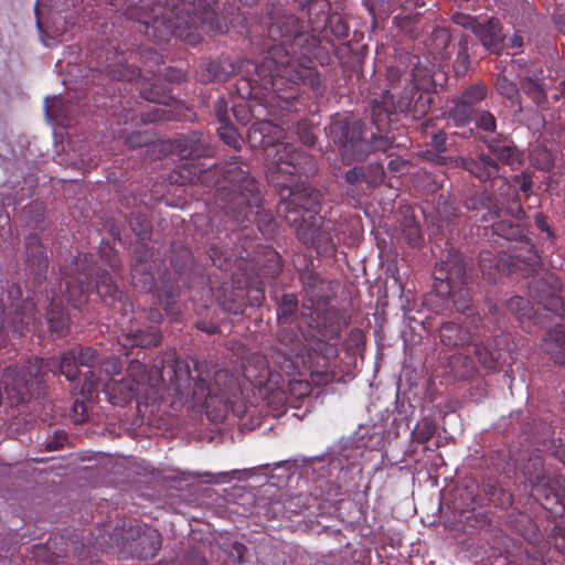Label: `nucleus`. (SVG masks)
I'll use <instances>...</instances> for the list:
<instances>
[{
	"instance_id": "f257e3e1",
	"label": "nucleus",
	"mask_w": 565,
	"mask_h": 565,
	"mask_svg": "<svg viewBox=\"0 0 565 565\" xmlns=\"http://www.w3.org/2000/svg\"><path fill=\"white\" fill-rule=\"evenodd\" d=\"M284 130L270 120H259L253 124L247 134V141L252 148L263 149L265 157L270 161L268 179L277 186L289 189L288 199L280 202L278 213L286 222L298 228L303 220L317 222L321 193L307 184L291 188V183L280 179L285 175L308 173L312 167V159L306 152L298 150L294 145L281 141Z\"/></svg>"
},
{
	"instance_id": "f03ea898",
	"label": "nucleus",
	"mask_w": 565,
	"mask_h": 565,
	"mask_svg": "<svg viewBox=\"0 0 565 565\" xmlns=\"http://www.w3.org/2000/svg\"><path fill=\"white\" fill-rule=\"evenodd\" d=\"M141 7H128L129 20L140 23L147 38L157 43L171 35L195 45L201 41L200 30L224 32L214 6L216 0H141Z\"/></svg>"
},
{
	"instance_id": "7ed1b4c3",
	"label": "nucleus",
	"mask_w": 565,
	"mask_h": 565,
	"mask_svg": "<svg viewBox=\"0 0 565 565\" xmlns=\"http://www.w3.org/2000/svg\"><path fill=\"white\" fill-rule=\"evenodd\" d=\"M198 377L191 393L184 396V390L190 386V367L181 360L173 359L172 364L163 370L170 375V384L180 395V401L189 408L203 407L207 417L215 423L226 418L231 411L236 416L245 414L243 403V385L232 373L225 370L213 371L206 362H195Z\"/></svg>"
},
{
	"instance_id": "20e7f679",
	"label": "nucleus",
	"mask_w": 565,
	"mask_h": 565,
	"mask_svg": "<svg viewBox=\"0 0 565 565\" xmlns=\"http://www.w3.org/2000/svg\"><path fill=\"white\" fill-rule=\"evenodd\" d=\"M120 361L110 356L97 366L99 375L88 377L85 375L81 387L82 396L88 401L97 398L102 390L107 401L116 406H124L136 399L141 403H156L163 397V370L153 366L148 369L141 362L131 361L127 367V375L120 380L115 376L120 374Z\"/></svg>"
},
{
	"instance_id": "39448f33",
	"label": "nucleus",
	"mask_w": 565,
	"mask_h": 565,
	"mask_svg": "<svg viewBox=\"0 0 565 565\" xmlns=\"http://www.w3.org/2000/svg\"><path fill=\"white\" fill-rule=\"evenodd\" d=\"M386 77L390 90L382 94L381 99H374L372 105L373 122L380 134L390 127L391 115L412 110L413 117L419 118L427 114L433 102V81L426 68L416 66L412 74H407L391 66Z\"/></svg>"
},
{
	"instance_id": "423d86ee",
	"label": "nucleus",
	"mask_w": 565,
	"mask_h": 565,
	"mask_svg": "<svg viewBox=\"0 0 565 565\" xmlns=\"http://www.w3.org/2000/svg\"><path fill=\"white\" fill-rule=\"evenodd\" d=\"M97 353L92 348H81L78 352L68 351L63 353L60 360L51 358L45 361L35 358L23 366H9L4 370L2 375L4 392L8 398L19 404L40 385L47 372L61 373L67 381L73 382L77 379L81 365L88 367L84 376L93 379L97 374Z\"/></svg>"
},
{
	"instance_id": "0eeeda50",
	"label": "nucleus",
	"mask_w": 565,
	"mask_h": 565,
	"mask_svg": "<svg viewBox=\"0 0 565 565\" xmlns=\"http://www.w3.org/2000/svg\"><path fill=\"white\" fill-rule=\"evenodd\" d=\"M298 21L295 17H285L273 22L268 28V35L277 44L269 52V56L255 67L259 77L265 78V86L279 90V78L290 83H303L318 92L321 86L320 76L309 57L294 60L289 56L286 46L298 35Z\"/></svg>"
},
{
	"instance_id": "6e6552de",
	"label": "nucleus",
	"mask_w": 565,
	"mask_h": 565,
	"mask_svg": "<svg viewBox=\"0 0 565 565\" xmlns=\"http://www.w3.org/2000/svg\"><path fill=\"white\" fill-rule=\"evenodd\" d=\"M294 349L278 353L274 364L279 372L288 376L287 393L289 398L302 399L311 394V382L316 385L328 384L333 379L330 364L338 355L334 343H318L313 353H308V360L299 353L294 356Z\"/></svg>"
},
{
	"instance_id": "1a4fd4ad",
	"label": "nucleus",
	"mask_w": 565,
	"mask_h": 565,
	"mask_svg": "<svg viewBox=\"0 0 565 565\" xmlns=\"http://www.w3.org/2000/svg\"><path fill=\"white\" fill-rule=\"evenodd\" d=\"M93 255L84 254L73 260L72 273H63L62 281L58 286V294H54L47 311V323L50 330L57 337L66 333L68 329V319L64 313L63 301L72 303L78 308L86 300L90 291L93 278Z\"/></svg>"
},
{
	"instance_id": "9d476101",
	"label": "nucleus",
	"mask_w": 565,
	"mask_h": 565,
	"mask_svg": "<svg viewBox=\"0 0 565 565\" xmlns=\"http://www.w3.org/2000/svg\"><path fill=\"white\" fill-rule=\"evenodd\" d=\"M329 135L340 148L344 162L362 161L373 151H387L392 141L386 135L375 136L364 124L353 119H337L329 126Z\"/></svg>"
},
{
	"instance_id": "9b49d317",
	"label": "nucleus",
	"mask_w": 565,
	"mask_h": 565,
	"mask_svg": "<svg viewBox=\"0 0 565 565\" xmlns=\"http://www.w3.org/2000/svg\"><path fill=\"white\" fill-rule=\"evenodd\" d=\"M434 278L437 296L451 300L462 313L471 310L469 291L463 287L467 280L466 264L457 252H448L446 259L436 265Z\"/></svg>"
},
{
	"instance_id": "f8f14e48",
	"label": "nucleus",
	"mask_w": 565,
	"mask_h": 565,
	"mask_svg": "<svg viewBox=\"0 0 565 565\" xmlns=\"http://www.w3.org/2000/svg\"><path fill=\"white\" fill-rule=\"evenodd\" d=\"M243 376L254 386L266 384L268 391L266 399L274 408L279 409L289 402V396L284 387L271 388L276 383V375L269 370L268 361L264 355L254 353L242 364Z\"/></svg>"
},
{
	"instance_id": "ddd939ff",
	"label": "nucleus",
	"mask_w": 565,
	"mask_h": 565,
	"mask_svg": "<svg viewBox=\"0 0 565 565\" xmlns=\"http://www.w3.org/2000/svg\"><path fill=\"white\" fill-rule=\"evenodd\" d=\"M296 234L299 241L306 245L316 247L318 254L331 256L335 253L337 243H344L345 236L342 224H335L330 220L317 227V222H307L298 225Z\"/></svg>"
},
{
	"instance_id": "4468645a",
	"label": "nucleus",
	"mask_w": 565,
	"mask_h": 565,
	"mask_svg": "<svg viewBox=\"0 0 565 565\" xmlns=\"http://www.w3.org/2000/svg\"><path fill=\"white\" fill-rule=\"evenodd\" d=\"M224 178L232 183L233 191L237 190L239 192L234 199V203L239 205V210L232 209L233 217L237 222L248 220L249 215L253 214V206H258L259 199L256 182L235 163H230L226 167Z\"/></svg>"
},
{
	"instance_id": "2eb2a0df",
	"label": "nucleus",
	"mask_w": 565,
	"mask_h": 565,
	"mask_svg": "<svg viewBox=\"0 0 565 565\" xmlns=\"http://www.w3.org/2000/svg\"><path fill=\"white\" fill-rule=\"evenodd\" d=\"M454 163L456 167L469 171L482 182L491 181L494 195L503 199L516 195L508 179L500 175L498 163L488 156L481 154L477 159L458 157L455 158Z\"/></svg>"
},
{
	"instance_id": "dca6fc26",
	"label": "nucleus",
	"mask_w": 565,
	"mask_h": 565,
	"mask_svg": "<svg viewBox=\"0 0 565 565\" xmlns=\"http://www.w3.org/2000/svg\"><path fill=\"white\" fill-rule=\"evenodd\" d=\"M122 551L137 558H152L161 547L160 533L146 524L122 531Z\"/></svg>"
},
{
	"instance_id": "f3484780",
	"label": "nucleus",
	"mask_w": 565,
	"mask_h": 565,
	"mask_svg": "<svg viewBox=\"0 0 565 565\" xmlns=\"http://www.w3.org/2000/svg\"><path fill=\"white\" fill-rule=\"evenodd\" d=\"M142 96L154 104V106L147 113H143L141 119L146 124L173 120L180 117L178 107H172L168 102L171 97L167 94L154 93L153 89L145 90Z\"/></svg>"
},
{
	"instance_id": "a211bd4d",
	"label": "nucleus",
	"mask_w": 565,
	"mask_h": 565,
	"mask_svg": "<svg viewBox=\"0 0 565 565\" xmlns=\"http://www.w3.org/2000/svg\"><path fill=\"white\" fill-rule=\"evenodd\" d=\"M520 256H509L508 258L497 257L491 252H481L479 256V266L488 281H495L501 274L515 271L519 266Z\"/></svg>"
},
{
	"instance_id": "6ab92c4d",
	"label": "nucleus",
	"mask_w": 565,
	"mask_h": 565,
	"mask_svg": "<svg viewBox=\"0 0 565 565\" xmlns=\"http://www.w3.org/2000/svg\"><path fill=\"white\" fill-rule=\"evenodd\" d=\"M530 295L537 305L543 306L545 310L553 311L563 316V302L557 296V289L550 286L546 281L533 279L529 286Z\"/></svg>"
},
{
	"instance_id": "aec40b11",
	"label": "nucleus",
	"mask_w": 565,
	"mask_h": 565,
	"mask_svg": "<svg viewBox=\"0 0 565 565\" xmlns=\"http://www.w3.org/2000/svg\"><path fill=\"white\" fill-rule=\"evenodd\" d=\"M475 34L487 50L494 53L501 51L503 34L499 20L491 18L484 23H478Z\"/></svg>"
},
{
	"instance_id": "412c9836",
	"label": "nucleus",
	"mask_w": 565,
	"mask_h": 565,
	"mask_svg": "<svg viewBox=\"0 0 565 565\" xmlns=\"http://www.w3.org/2000/svg\"><path fill=\"white\" fill-rule=\"evenodd\" d=\"M222 289L223 294L216 296L217 302L221 306V308L228 313L242 315L246 305L245 286H243L239 282L238 286L234 287L233 282L231 284V286H228V284L225 282Z\"/></svg>"
},
{
	"instance_id": "4be33fe9",
	"label": "nucleus",
	"mask_w": 565,
	"mask_h": 565,
	"mask_svg": "<svg viewBox=\"0 0 565 565\" xmlns=\"http://www.w3.org/2000/svg\"><path fill=\"white\" fill-rule=\"evenodd\" d=\"M505 308L515 316L525 331L533 332L532 324H536L537 313L530 300L519 296L512 297L507 301Z\"/></svg>"
},
{
	"instance_id": "5701e85b",
	"label": "nucleus",
	"mask_w": 565,
	"mask_h": 565,
	"mask_svg": "<svg viewBox=\"0 0 565 565\" xmlns=\"http://www.w3.org/2000/svg\"><path fill=\"white\" fill-rule=\"evenodd\" d=\"M215 111L218 119L220 126L217 127V134L220 138L233 149L238 150L243 142L241 136L236 129L230 124V116L226 109V104L223 99H220L215 105Z\"/></svg>"
},
{
	"instance_id": "b1692460",
	"label": "nucleus",
	"mask_w": 565,
	"mask_h": 565,
	"mask_svg": "<svg viewBox=\"0 0 565 565\" xmlns=\"http://www.w3.org/2000/svg\"><path fill=\"white\" fill-rule=\"evenodd\" d=\"M285 334L288 337V341L287 343H281V347L282 348H279L274 356L276 358L278 353H284V352H290L291 349H294V356H296L297 353H299L300 355H303L306 360H308V353H313L315 354V349L318 348V343L321 342V340H317V341H312V340H309L306 338V334H302V338L299 337V334L297 333H292V334H289L287 332V329L285 330ZM322 343H326L324 341H322ZM335 345H337V342L334 341L333 342Z\"/></svg>"
},
{
	"instance_id": "393cba45",
	"label": "nucleus",
	"mask_w": 565,
	"mask_h": 565,
	"mask_svg": "<svg viewBox=\"0 0 565 565\" xmlns=\"http://www.w3.org/2000/svg\"><path fill=\"white\" fill-rule=\"evenodd\" d=\"M161 341V334L159 329L156 327H149L147 329H132L130 328L125 334L122 345L131 347H154Z\"/></svg>"
},
{
	"instance_id": "a878e982",
	"label": "nucleus",
	"mask_w": 565,
	"mask_h": 565,
	"mask_svg": "<svg viewBox=\"0 0 565 565\" xmlns=\"http://www.w3.org/2000/svg\"><path fill=\"white\" fill-rule=\"evenodd\" d=\"M545 350L555 363L565 365V331L557 326L547 331L544 339Z\"/></svg>"
},
{
	"instance_id": "bb28decb",
	"label": "nucleus",
	"mask_w": 565,
	"mask_h": 565,
	"mask_svg": "<svg viewBox=\"0 0 565 565\" xmlns=\"http://www.w3.org/2000/svg\"><path fill=\"white\" fill-rule=\"evenodd\" d=\"M522 92L536 105L541 106L547 100L546 86L539 74L529 75L520 81Z\"/></svg>"
},
{
	"instance_id": "cd10ccee",
	"label": "nucleus",
	"mask_w": 565,
	"mask_h": 565,
	"mask_svg": "<svg viewBox=\"0 0 565 565\" xmlns=\"http://www.w3.org/2000/svg\"><path fill=\"white\" fill-rule=\"evenodd\" d=\"M298 309V299L295 295H285L281 298V301L278 305L277 316L280 324V330L278 332L279 342L287 343L288 337L285 334V330L292 316L296 313Z\"/></svg>"
},
{
	"instance_id": "c85d7f7f",
	"label": "nucleus",
	"mask_w": 565,
	"mask_h": 565,
	"mask_svg": "<svg viewBox=\"0 0 565 565\" xmlns=\"http://www.w3.org/2000/svg\"><path fill=\"white\" fill-rule=\"evenodd\" d=\"M439 337L443 344L450 348L463 347L469 343L471 339L469 331L452 322H447L441 326Z\"/></svg>"
},
{
	"instance_id": "c756f323",
	"label": "nucleus",
	"mask_w": 565,
	"mask_h": 565,
	"mask_svg": "<svg viewBox=\"0 0 565 565\" xmlns=\"http://www.w3.org/2000/svg\"><path fill=\"white\" fill-rule=\"evenodd\" d=\"M495 89L510 103V106L514 108L515 113H522L523 107L521 103L520 89L518 85L508 78L505 74L498 76L495 82Z\"/></svg>"
},
{
	"instance_id": "7c9ffc66",
	"label": "nucleus",
	"mask_w": 565,
	"mask_h": 565,
	"mask_svg": "<svg viewBox=\"0 0 565 565\" xmlns=\"http://www.w3.org/2000/svg\"><path fill=\"white\" fill-rule=\"evenodd\" d=\"M113 55L116 57L117 62L107 63L105 65V72L109 77L114 79L132 81L140 75V71L138 67L122 64V61H126L122 54L115 52L113 53Z\"/></svg>"
},
{
	"instance_id": "2f4dec72",
	"label": "nucleus",
	"mask_w": 565,
	"mask_h": 565,
	"mask_svg": "<svg viewBox=\"0 0 565 565\" xmlns=\"http://www.w3.org/2000/svg\"><path fill=\"white\" fill-rule=\"evenodd\" d=\"M431 147L433 150H427L423 153V157L436 164H446L448 162H454V158L445 157L444 153L446 148V134L439 131L431 137Z\"/></svg>"
},
{
	"instance_id": "473e14b6",
	"label": "nucleus",
	"mask_w": 565,
	"mask_h": 565,
	"mask_svg": "<svg viewBox=\"0 0 565 565\" xmlns=\"http://www.w3.org/2000/svg\"><path fill=\"white\" fill-rule=\"evenodd\" d=\"M21 326L12 327V334L21 337L24 331L35 332L38 330V318L35 313V306L33 302H25L23 312L19 313Z\"/></svg>"
},
{
	"instance_id": "72a5a7b5",
	"label": "nucleus",
	"mask_w": 565,
	"mask_h": 565,
	"mask_svg": "<svg viewBox=\"0 0 565 565\" xmlns=\"http://www.w3.org/2000/svg\"><path fill=\"white\" fill-rule=\"evenodd\" d=\"M28 248V263L32 267L36 265L39 270L47 268V256L44 248L36 236H31L26 243Z\"/></svg>"
},
{
	"instance_id": "f704fd0d",
	"label": "nucleus",
	"mask_w": 565,
	"mask_h": 565,
	"mask_svg": "<svg viewBox=\"0 0 565 565\" xmlns=\"http://www.w3.org/2000/svg\"><path fill=\"white\" fill-rule=\"evenodd\" d=\"M97 294L106 301L108 298L113 301L121 300V292L114 284L113 278L107 273H102L95 280Z\"/></svg>"
},
{
	"instance_id": "c9c22d12",
	"label": "nucleus",
	"mask_w": 565,
	"mask_h": 565,
	"mask_svg": "<svg viewBox=\"0 0 565 565\" xmlns=\"http://www.w3.org/2000/svg\"><path fill=\"white\" fill-rule=\"evenodd\" d=\"M134 285L143 291H152L157 288V281L152 273L147 271L145 264H136L131 269Z\"/></svg>"
},
{
	"instance_id": "e433bc0d",
	"label": "nucleus",
	"mask_w": 565,
	"mask_h": 565,
	"mask_svg": "<svg viewBox=\"0 0 565 565\" xmlns=\"http://www.w3.org/2000/svg\"><path fill=\"white\" fill-rule=\"evenodd\" d=\"M475 355L480 364L488 370H497L501 364V353L492 351L489 347L477 344L475 347Z\"/></svg>"
},
{
	"instance_id": "4c0bfd02",
	"label": "nucleus",
	"mask_w": 565,
	"mask_h": 565,
	"mask_svg": "<svg viewBox=\"0 0 565 565\" xmlns=\"http://www.w3.org/2000/svg\"><path fill=\"white\" fill-rule=\"evenodd\" d=\"M488 147L495 158L504 163L513 164L519 161V154L515 148L510 145H504L492 139L488 142Z\"/></svg>"
},
{
	"instance_id": "58836bf2",
	"label": "nucleus",
	"mask_w": 565,
	"mask_h": 565,
	"mask_svg": "<svg viewBox=\"0 0 565 565\" xmlns=\"http://www.w3.org/2000/svg\"><path fill=\"white\" fill-rule=\"evenodd\" d=\"M449 365L455 376L465 379L473 372V362L471 358L462 354H455L450 358Z\"/></svg>"
},
{
	"instance_id": "ea45409f",
	"label": "nucleus",
	"mask_w": 565,
	"mask_h": 565,
	"mask_svg": "<svg viewBox=\"0 0 565 565\" xmlns=\"http://www.w3.org/2000/svg\"><path fill=\"white\" fill-rule=\"evenodd\" d=\"M473 115V108L463 103L460 98L455 102L454 107L450 109L449 117L455 126H465L468 124Z\"/></svg>"
},
{
	"instance_id": "a19ab883",
	"label": "nucleus",
	"mask_w": 565,
	"mask_h": 565,
	"mask_svg": "<svg viewBox=\"0 0 565 565\" xmlns=\"http://www.w3.org/2000/svg\"><path fill=\"white\" fill-rule=\"evenodd\" d=\"M405 239L409 245L417 247L420 245L423 236L418 223L412 218H406L402 228Z\"/></svg>"
},
{
	"instance_id": "79ce46f5",
	"label": "nucleus",
	"mask_w": 565,
	"mask_h": 565,
	"mask_svg": "<svg viewBox=\"0 0 565 565\" xmlns=\"http://www.w3.org/2000/svg\"><path fill=\"white\" fill-rule=\"evenodd\" d=\"M487 96V89L480 84H476L467 88L463 94L459 97L463 103L468 104L473 108V105L484 99Z\"/></svg>"
},
{
	"instance_id": "37998d69",
	"label": "nucleus",
	"mask_w": 565,
	"mask_h": 565,
	"mask_svg": "<svg viewBox=\"0 0 565 565\" xmlns=\"http://www.w3.org/2000/svg\"><path fill=\"white\" fill-rule=\"evenodd\" d=\"M384 168L380 163H371L365 168V182L370 186H376L384 181Z\"/></svg>"
},
{
	"instance_id": "c03bdc74",
	"label": "nucleus",
	"mask_w": 565,
	"mask_h": 565,
	"mask_svg": "<svg viewBox=\"0 0 565 565\" xmlns=\"http://www.w3.org/2000/svg\"><path fill=\"white\" fill-rule=\"evenodd\" d=\"M87 398L86 396H84ZM93 403V401H79L76 399L72 407V418L76 423H83L88 419L89 417V404Z\"/></svg>"
},
{
	"instance_id": "a18cd8bd",
	"label": "nucleus",
	"mask_w": 565,
	"mask_h": 565,
	"mask_svg": "<svg viewBox=\"0 0 565 565\" xmlns=\"http://www.w3.org/2000/svg\"><path fill=\"white\" fill-rule=\"evenodd\" d=\"M475 120L477 127L484 131L493 132L497 128L495 118L490 111L483 110L478 113Z\"/></svg>"
},
{
	"instance_id": "49530a36",
	"label": "nucleus",
	"mask_w": 565,
	"mask_h": 565,
	"mask_svg": "<svg viewBox=\"0 0 565 565\" xmlns=\"http://www.w3.org/2000/svg\"><path fill=\"white\" fill-rule=\"evenodd\" d=\"M452 21H454L455 24H457L459 26H462L465 29H469L473 33H475L476 28H477V25L479 23V22H477L475 17H472L470 14H467V13H462V12H456L452 15Z\"/></svg>"
},
{
	"instance_id": "de8ad7c7",
	"label": "nucleus",
	"mask_w": 565,
	"mask_h": 565,
	"mask_svg": "<svg viewBox=\"0 0 565 565\" xmlns=\"http://www.w3.org/2000/svg\"><path fill=\"white\" fill-rule=\"evenodd\" d=\"M297 134L301 142L306 146H312L316 140V136L310 125L306 121H301L297 125Z\"/></svg>"
},
{
	"instance_id": "09e8293b",
	"label": "nucleus",
	"mask_w": 565,
	"mask_h": 565,
	"mask_svg": "<svg viewBox=\"0 0 565 565\" xmlns=\"http://www.w3.org/2000/svg\"><path fill=\"white\" fill-rule=\"evenodd\" d=\"M61 104H62V100L57 96L45 98L44 109H45L46 117L50 120H57L58 114H57L56 109L61 106Z\"/></svg>"
},
{
	"instance_id": "8fccbe9b",
	"label": "nucleus",
	"mask_w": 565,
	"mask_h": 565,
	"mask_svg": "<svg viewBox=\"0 0 565 565\" xmlns=\"http://www.w3.org/2000/svg\"><path fill=\"white\" fill-rule=\"evenodd\" d=\"M345 180L350 184H358L362 181H365V168L354 167L353 169H350L345 173Z\"/></svg>"
},
{
	"instance_id": "3c124183",
	"label": "nucleus",
	"mask_w": 565,
	"mask_h": 565,
	"mask_svg": "<svg viewBox=\"0 0 565 565\" xmlns=\"http://www.w3.org/2000/svg\"><path fill=\"white\" fill-rule=\"evenodd\" d=\"M455 210L454 205L447 200H444L443 202L439 201L438 203V215L447 222H450L455 216Z\"/></svg>"
},
{
	"instance_id": "603ef678",
	"label": "nucleus",
	"mask_w": 565,
	"mask_h": 565,
	"mask_svg": "<svg viewBox=\"0 0 565 565\" xmlns=\"http://www.w3.org/2000/svg\"><path fill=\"white\" fill-rule=\"evenodd\" d=\"M265 256L268 259V262L270 263V267H269L268 271L271 275L278 274L281 269L278 254L275 250L267 248L265 250Z\"/></svg>"
},
{
	"instance_id": "864d4df0",
	"label": "nucleus",
	"mask_w": 565,
	"mask_h": 565,
	"mask_svg": "<svg viewBox=\"0 0 565 565\" xmlns=\"http://www.w3.org/2000/svg\"><path fill=\"white\" fill-rule=\"evenodd\" d=\"M239 472H241L239 470H233L231 472H220L218 475L204 473L201 476L207 477L209 479L206 481H209V482L218 483V482H228L232 479L231 478L232 475L239 473Z\"/></svg>"
},
{
	"instance_id": "5fc2aeb1",
	"label": "nucleus",
	"mask_w": 565,
	"mask_h": 565,
	"mask_svg": "<svg viewBox=\"0 0 565 565\" xmlns=\"http://www.w3.org/2000/svg\"><path fill=\"white\" fill-rule=\"evenodd\" d=\"M247 292L252 305L259 306L265 299L264 290L262 288H248Z\"/></svg>"
},
{
	"instance_id": "6e6d98bb",
	"label": "nucleus",
	"mask_w": 565,
	"mask_h": 565,
	"mask_svg": "<svg viewBox=\"0 0 565 565\" xmlns=\"http://www.w3.org/2000/svg\"><path fill=\"white\" fill-rule=\"evenodd\" d=\"M508 213L511 214L516 220H521L524 216V212L522 210L520 200L513 199L508 207Z\"/></svg>"
},
{
	"instance_id": "4d7b16f0",
	"label": "nucleus",
	"mask_w": 565,
	"mask_h": 565,
	"mask_svg": "<svg viewBox=\"0 0 565 565\" xmlns=\"http://www.w3.org/2000/svg\"><path fill=\"white\" fill-rule=\"evenodd\" d=\"M434 38L440 41V45L446 47L450 42V35L446 29H436L433 32Z\"/></svg>"
},
{
	"instance_id": "13d9d810",
	"label": "nucleus",
	"mask_w": 565,
	"mask_h": 565,
	"mask_svg": "<svg viewBox=\"0 0 565 565\" xmlns=\"http://www.w3.org/2000/svg\"><path fill=\"white\" fill-rule=\"evenodd\" d=\"M232 110L239 122L245 124L248 121V111L243 105H235L232 107Z\"/></svg>"
},
{
	"instance_id": "bf43d9fd",
	"label": "nucleus",
	"mask_w": 565,
	"mask_h": 565,
	"mask_svg": "<svg viewBox=\"0 0 565 565\" xmlns=\"http://www.w3.org/2000/svg\"><path fill=\"white\" fill-rule=\"evenodd\" d=\"M535 223H536V226H537L542 232H546L548 236H551V235H552L551 227L548 226L546 218H545L542 214H537V215L535 216Z\"/></svg>"
},
{
	"instance_id": "052dcab7",
	"label": "nucleus",
	"mask_w": 565,
	"mask_h": 565,
	"mask_svg": "<svg viewBox=\"0 0 565 565\" xmlns=\"http://www.w3.org/2000/svg\"><path fill=\"white\" fill-rule=\"evenodd\" d=\"M179 174L181 178H185L188 182H194L196 175H191V167L189 164H183L180 167Z\"/></svg>"
},
{
	"instance_id": "680f3d73",
	"label": "nucleus",
	"mask_w": 565,
	"mask_h": 565,
	"mask_svg": "<svg viewBox=\"0 0 565 565\" xmlns=\"http://www.w3.org/2000/svg\"><path fill=\"white\" fill-rule=\"evenodd\" d=\"M388 167L392 171L403 172L406 168V162L402 159L391 160Z\"/></svg>"
},
{
	"instance_id": "e2e57ef3",
	"label": "nucleus",
	"mask_w": 565,
	"mask_h": 565,
	"mask_svg": "<svg viewBox=\"0 0 565 565\" xmlns=\"http://www.w3.org/2000/svg\"><path fill=\"white\" fill-rule=\"evenodd\" d=\"M513 181L515 183H519V188L522 192H527L531 190L532 188V181L530 179H520L519 177H514L513 178Z\"/></svg>"
},
{
	"instance_id": "0e129e2a",
	"label": "nucleus",
	"mask_w": 565,
	"mask_h": 565,
	"mask_svg": "<svg viewBox=\"0 0 565 565\" xmlns=\"http://www.w3.org/2000/svg\"><path fill=\"white\" fill-rule=\"evenodd\" d=\"M399 3L405 9H411V8L417 6V1L416 0H399Z\"/></svg>"
},
{
	"instance_id": "69168bd1",
	"label": "nucleus",
	"mask_w": 565,
	"mask_h": 565,
	"mask_svg": "<svg viewBox=\"0 0 565 565\" xmlns=\"http://www.w3.org/2000/svg\"><path fill=\"white\" fill-rule=\"evenodd\" d=\"M149 318L153 321V322H160L161 320V315L160 312L158 311H151L150 315H149Z\"/></svg>"
},
{
	"instance_id": "338daca9",
	"label": "nucleus",
	"mask_w": 565,
	"mask_h": 565,
	"mask_svg": "<svg viewBox=\"0 0 565 565\" xmlns=\"http://www.w3.org/2000/svg\"><path fill=\"white\" fill-rule=\"evenodd\" d=\"M107 263L109 264L110 268L111 269H115L117 267V258L114 256V257H109L107 259Z\"/></svg>"
},
{
	"instance_id": "774afa93",
	"label": "nucleus",
	"mask_w": 565,
	"mask_h": 565,
	"mask_svg": "<svg viewBox=\"0 0 565 565\" xmlns=\"http://www.w3.org/2000/svg\"><path fill=\"white\" fill-rule=\"evenodd\" d=\"M198 327H199V329L204 330L207 333H214L216 331V327H214V326L211 328L210 327L203 328L201 324H199Z\"/></svg>"
}]
</instances>
